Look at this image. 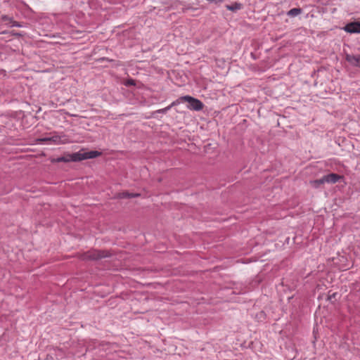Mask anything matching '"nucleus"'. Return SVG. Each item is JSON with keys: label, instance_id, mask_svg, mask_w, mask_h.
<instances>
[{"label": "nucleus", "instance_id": "1", "mask_svg": "<svg viewBox=\"0 0 360 360\" xmlns=\"http://www.w3.org/2000/svg\"><path fill=\"white\" fill-rule=\"evenodd\" d=\"M37 143L50 142L54 144H64L68 142V138L65 135L53 134L51 136H46L36 140Z\"/></svg>", "mask_w": 360, "mask_h": 360}, {"label": "nucleus", "instance_id": "2", "mask_svg": "<svg viewBox=\"0 0 360 360\" xmlns=\"http://www.w3.org/2000/svg\"><path fill=\"white\" fill-rule=\"evenodd\" d=\"M179 99H180V103L182 101L188 102V108L190 110L199 111L202 110L203 108V103L200 100L195 98L191 96H181Z\"/></svg>", "mask_w": 360, "mask_h": 360}, {"label": "nucleus", "instance_id": "3", "mask_svg": "<svg viewBox=\"0 0 360 360\" xmlns=\"http://www.w3.org/2000/svg\"><path fill=\"white\" fill-rule=\"evenodd\" d=\"M76 155L77 161H81L83 160L95 158L99 156L101 153L97 150H91L88 152L79 151L77 152Z\"/></svg>", "mask_w": 360, "mask_h": 360}, {"label": "nucleus", "instance_id": "4", "mask_svg": "<svg viewBox=\"0 0 360 360\" xmlns=\"http://www.w3.org/2000/svg\"><path fill=\"white\" fill-rule=\"evenodd\" d=\"M345 60L350 65L360 68V54L353 55L347 53L345 55Z\"/></svg>", "mask_w": 360, "mask_h": 360}, {"label": "nucleus", "instance_id": "5", "mask_svg": "<svg viewBox=\"0 0 360 360\" xmlns=\"http://www.w3.org/2000/svg\"><path fill=\"white\" fill-rule=\"evenodd\" d=\"M52 162H77L76 153L72 154H67L64 156L53 159Z\"/></svg>", "mask_w": 360, "mask_h": 360}, {"label": "nucleus", "instance_id": "6", "mask_svg": "<svg viewBox=\"0 0 360 360\" xmlns=\"http://www.w3.org/2000/svg\"><path fill=\"white\" fill-rule=\"evenodd\" d=\"M343 30L348 33H360V22H352L347 24Z\"/></svg>", "mask_w": 360, "mask_h": 360}, {"label": "nucleus", "instance_id": "7", "mask_svg": "<svg viewBox=\"0 0 360 360\" xmlns=\"http://www.w3.org/2000/svg\"><path fill=\"white\" fill-rule=\"evenodd\" d=\"M325 183H329V184H335L337 181H338L340 179L342 178V176L336 174H330L328 175L323 176Z\"/></svg>", "mask_w": 360, "mask_h": 360}, {"label": "nucleus", "instance_id": "8", "mask_svg": "<svg viewBox=\"0 0 360 360\" xmlns=\"http://www.w3.org/2000/svg\"><path fill=\"white\" fill-rule=\"evenodd\" d=\"M180 103V99H176V101H173L169 105L165 108H162L160 110H158L156 112L158 113H166L168 112L173 106L177 105Z\"/></svg>", "mask_w": 360, "mask_h": 360}, {"label": "nucleus", "instance_id": "9", "mask_svg": "<svg viewBox=\"0 0 360 360\" xmlns=\"http://www.w3.org/2000/svg\"><path fill=\"white\" fill-rule=\"evenodd\" d=\"M226 8L229 11L236 12L240 10L243 8V5L240 3L236 2L231 5H226Z\"/></svg>", "mask_w": 360, "mask_h": 360}, {"label": "nucleus", "instance_id": "10", "mask_svg": "<svg viewBox=\"0 0 360 360\" xmlns=\"http://www.w3.org/2000/svg\"><path fill=\"white\" fill-rule=\"evenodd\" d=\"M302 13V9L294 8L288 11L287 15L290 17H295Z\"/></svg>", "mask_w": 360, "mask_h": 360}, {"label": "nucleus", "instance_id": "11", "mask_svg": "<svg viewBox=\"0 0 360 360\" xmlns=\"http://www.w3.org/2000/svg\"><path fill=\"white\" fill-rule=\"evenodd\" d=\"M312 187L319 188L321 184H325L324 177L310 181Z\"/></svg>", "mask_w": 360, "mask_h": 360}, {"label": "nucleus", "instance_id": "12", "mask_svg": "<svg viewBox=\"0 0 360 360\" xmlns=\"http://www.w3.org/2000/svg\"><path fill=\"white\" fill-rule=\"evenodd\" d=\"M135 82L133 79H129L125 82L126 86L134 85Z\"/></svg>", "mask_w": 360, "mask_h": 360}, {"label": "nucleus", "instance_id": "13", "mask_svg": "<svg viewBox=\"0 0 360 360\" xmlns=\"http://www.w3.org/2000/svg\"><path fill=\"white\" fill-rule=\"evenodd\" d=\"M136 195H137L129 194L128 193H123V197H134V196H136Z\"/></svg>", "mask_w": 360, "mask_h": 360}]
</instances>
